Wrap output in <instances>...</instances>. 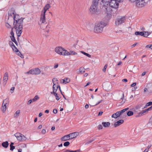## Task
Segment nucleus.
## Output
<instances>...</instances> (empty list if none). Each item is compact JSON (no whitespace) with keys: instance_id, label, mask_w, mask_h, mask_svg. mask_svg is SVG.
Returning a JSON list of instances; mask_svg holds the SVG:
<instances>
[{"instance_id":"1","label":"nucleus","mask_w":152,"mask_h":152,"mask_svg":"<svg viewBox=\"0 0 152 152\" xmlns=\"http://www.w3.org/2000/svg\"><path fill=\"white\" fill-rule=\"evenodd\" d=\"M9 16L13 17L14 21L13 25L16 30L17 36L19 37L22 32L23 19L19 18V15L15 13V12L13 8L10 9L8 12Z\"/></svg>"},{"instance_id":"2","label":"nucleus","mask_w":152,"mask_h":152,"mask_svg":"<svg viewBox=\"0 0 152 152\" xmlns=\"http://www.w3.org/2000/svg\"><path fill=\"white\" fill-rule=\"evenodd\" d=\"M102 4L92 1L91 5L89 9V12L92 14H98V7Z\"/></svg>"},{"instance_id":"3","label":"nucleus","mask_w":152,"mask_h":152,"mask_svg":"<svg viewBox=\"0 0 152 152\" xmlns=\"http://www.w3.org/2000/svg\"><path fill=\"white\" fill-rule=\"evenodd\" d=\"M106 25V23L103 22L96 23L94 28V32L97 33H101L103 31L104 27Z\"/></svg>"},{"instance_id":"4","label":"nucleus","mask_w":152,"mask_h":152,"mask_svg":"<svg viewBox=\"0 0 152 152\" xmlns=\"http://www.w3.org/2000/svg\"><path fill=\"white\" fill-rule=\"evenodd\" d=\"M50 5L49 4H46L42 11L40 21L42 23L45 22V14L47 10L49 9Z\"/></svg>"},{"instance_id":"5","label":"nucleus","mask_w":152,"mask_h":152,"mask_svg":"<svg viewBox=\"0 0 152 152\" xmlns=\"http://www.w3.org/2000/svg\"><path fill=\"white\" fill-rule=\"evenodd\" d=\"M55 51L58 54L60 55L65 56V51L66 50L61 47H58L55 48Z\"/></svg>"},{"instance_id":"6","label":"nucleus","mask_w":152,"mask_h":152,"mask_svg":"<svg viewBox=\"0 0 152 152\" xmlns=\"http://www.w3.org/2000/svg\"><path fill=\"white\" fill-rule=\"evenodd\" d=\"M41 73V71L38 68H35L31 69L29 71L26 72V74L39 75Z\"/></svg>"},{"instance_id":"7","label":"nucleus","mask_w":152,"mask_h":152,"mask_svg":"<svg viewBox=\"0 0 152 152\" xmlns=\"http://www.w3.org/2000/svg\"><path fill=\"white\" fill-rule=\"evenodd\" d=\"M17 140L20 141H25L27 138L23 135L20 133H16L14 134Z\"/></svg>"},{"instance_id":"8","label":"nucleus","mask_w":152,"mask_h":152,"mask_svg":"<svg viewBox=\"0 0 152 152\" xmlns=\"http://www.w3.org/2000/svg\"><path fill=\"white\" fill-rule=\"evenodd\" d=\"M119 3L116 0H111L109 2V5L110 7L117 9L118 7Z\"/></svg>"},{"instance_id":"9","label":"nucleus","mask_w":152,"mask_h":152,"mask_svg":"<svg viewBox=\"0 0 152 152\" xmlns=\"http://www.w3.org/2000/svg\"><path fill=\"white\" fill-rule=\"evenodd\" d=\"M125 17H118L115 20L116 25L118 26L121 24L125 21Z\"/></svg>"},{"instance_id":"10","label":"nucleus","mask_w":152,"mask_h":152,"mask_svg":"<svg viewBox=\"0 0 152 152\" xmlns=\"http://www.w3.org/2000/svg\"><path fill=\"white\" fill-rule=\"evenodd\" d=\"M145 0H138L136 3V5L138 7H142L144 6L146 3L145 2Z\"/></svg>"},{"instance_id":"11","label":"nucleus","mask_w":152,"mask_h":152,"mask_svg":"<svg viewBox=\"0 0 152 152\" xmlns=\"http://www.w3.org/2000/svg\"><path fill=\"white\" fill-rule=\"evenodd\" d=\"M8 74L7 72H6L4 74L3 79V84L4 85H5L6 84L8 80Z\"/></svg>"},{"instance_id":"12","label":"nucleus","mask_w":152,"mask_h":152,"mask_svg":"<svg viewBox=\"0 0 152 152\" xmlns=\"http://www.w3.org/2000/svg\"><path fill=\"white\" fill-rule=\"evenodd\" d=\"M79 133L78 132H75L69 134L70 139H72L73 138L76 137L78 135Z\"/></svg>"},{"instance_id":"13","label":"nucleus","mask_w":152,"mask_h":152,"mask_svg":"<svg viewBox=\"0 0 152 152\" xmlns=\"http://www.w3.org/2000/svg\"><path fill=\"white\" fill-rule=\"evenodd\" d=\"M106 13L107 15L109 18L111 16V13L112 10L109 7H107L106 8Z\"/></svg>"},{"instance_id":"14","label":"nucleus","mask_w":152,"mask_h":152,"mask_svg":"<svg viewBox=\"0 0 152 152\" xmlns=\"http://www.w3.org/2000/svg\"><path fill=\"white\" fill-rule=\"evenodd\" d=\"M65 56H69L72 55H76L77 53L73 51H70L69 52H68L67 50L65 51Z\"/></svg>"},{"instance_id":"15","label":"nucleus","mask_w":152,"mask_h":152,"mask_svg":"<svg viewBox=\"0 0 152 152\" xmlns=\"http://www.w3.org/2000/svg\"><path fill=\"white\" fill-rule=\"evenodd\" d=\"M124 122V121L123 120H120L118 121H117L116 122H115L114 123V126L115 127H116L117 126H120Z\"/></svg>"},{"instance_id":"16","label":"nucleus","mask_w":152,"mask_h":152,"mask_svg":"<svg viewBox=\"0 0 152 152\" xmlns=\"http://www.w3.org/2000/svg\"><path fill=\"white\" fill-rule=\"evenodd\" d=\"M70 81V80L69 78H65L64 79L61 80V83L63 84H66L69 83Z\"/></svg>"},{"instance_id":"17","label":"nucleus","mask_w":152,"mask_h":152,"mask_svg":"<svg viewBox=\"0 0 152 152\" xmlns=\"http://www.w3.org/2000/svg\"><path fill=\"white\" fill-rule=\"evenodd\" d=\"M61 140L66 141L70 140V135L69 134L67 135H66L61 137Z\"/></svg>"},{"instance_id":"18","label":"nucleus","mask_w":152,"mask_h":152,"mask_svg":"<svg viewBox=\"0 0 152 152\" xmlns=\"http://www.w3.org/2000/svg\"><path fill=\"white\" fill-rule=\"evenodd\" d=\"M55 84H54L53 86V91L51 93V94H53L54 95H55V94H56V92L58 88V85L56 86V89H55Z\"/></svg>"},{"instance_id":"19","label":"nucleus","mask_w":152,"mask_h":152,"mask_svg":"<svg viewBox=\"0 0 152 152\" xmlns=\"http://www.w3.org/2000/svg\"><path fill=\"white\" fill-rule=\"evenodd\" d=\"M120 114L119 113V112L118 111L115 113H114L112 115V117L115 118H116L120 116Z\"/></svg>"},{"instance_id":"20","label":"nucleus","mask_w":152,"mask_h":152,"mask_svg":"<svg viewBox=\"0 0 152 152\" xmlns=\"http://www.w3.org/2000/svg\"><path fill=\"white\" fill-rule=\"evenodd\" d=\"M9 143L7 141L4 142L2 143V146L5 148H7L9 146Z\"/></svg>"},{"instance_id":"21","label":"nucleus","mask_w":152,"mask_h":152,"mask_svg":"<svg viewBox=\"0 0 152 152\" xmlns=\"http://www.w3.org/2000/svg\"><path fill=\"white\" fill-rule=\"evenodd\" d=\"M102 124L105 127H109L110 125V123L108 122H103Z\"/></svg>"},{"instance_id":"22","label":"nucleus","mask_w":152,"mask_h":152,"mask_svg":"<svg viewBox=\"0 0 152 152\" xmlns=\"http://www.w3.org/2000/svg\"><path fill=\"white\" fill-rule=\"evenodd\" d=\"M79 73L82 74L85 72V69L83 67H81L79 69Z\"/></svg>"},{"instance_id":"23","label":"nucleus","mask_w":152,"mask_h":152,"mask_svg":"<svg viewBox=\"0 0 152 152\" xmlns=\"http://www.w3.org/2000/svg\"><path fill=\"white\" fill-rule=\"evenodd\" d=\"M144 35L143 36L145 37H147L151 34V32H149L148 31H143Z\"/></svg>"},{"instance_id":"24","label":"nucleus","mask_w":152,"mask_h":152,"mask_svg":"<svg viewBox=\"0 0 152 152\" xmlns=\"http://www.w3.org/2000/svg\"><path fill=\"white\" fill-rule=\"evenodd\" d=\"M7 104V103H5L4 106H2L1 109L3 113L5 112L6 109V104Z\"/></svg>"},{"instance_id":"25","label":"nucleus","mask_w":152,"mask_h":152,"mask_svg":"<svg viewBox=\"0 0 152 152\" xmlns=\"http://www.w3.org/2000/svg\"><path fill=\"white\" fill-rule=\"evenodd\" d=\"M135 34L136 35H139L141 36H143V35H144L143 32V31H136L135 32Z\"/></svg>"},{"instance_id":"26","label":"nucleus","mask_w":152,"mask_h":152,"mask_svg":"<svg viewBox=\"0 0 152 152\" xmlns=\"http://www.w3.org/2000/svg\"><path fill=\"white\" fill-rule=\"evenodd\" d=\"M10 37L11 38V40L14 42L16 45H17V41H16L14 37V36H10Z\"/></svg>"},{"instance_id":"27","label":"nucleus","mask_w":152,"mask_h":152,"mask_svg":"<svg viewBox=\"0 0 152 152\" xmlns=\"http://www.w3.org/2000/svg\"><path fill=\"white\" fill-rule=\"evenodd\" d=\"M20 113V110H17L14 115V117H17L19 116Z\"/></svg>"},{"instance_id":"28","label":"nucleus","mask_w":152,"mask_h":152,"mask_svg":"<svg viewBox=\"0 0 152 152\" xmlns=\"http://www.w3.org/2000/svg\"><path fill=\"white\" fill-rule=\"evenodd\" d=\"M129 109L128 107L126 108L123 110H122L120 111H119V113L120 114V115L122 114L123 113L127 111Z\"/></svg>"},{"instance_id":"29","label":"nucleus","mask_w":152,"mask_h":152,"mask_svg":"<svg viewBox=\"0 0 152 152\" xmlns=\"http://www.w3.org/2000/svg\"><path fill=\"white\" fill-rule=\"evenodd\" d=\"M16 54L18 55V56H20L21 58H24V56H23L21 54L20 52L19 51V50L18 51H17V52H16Z\"/></svg>"},{"instance_id":"30","label":"nucleus","mask_w":152,"mask_h":152,"mask_svg":"<svg viewBox=\"0 0 152 152\" xmlns=\"http://www.w3.org/2000/svg\"><path fill=\"white\" fill-rule=\"evenodd\" d=\"M81 52L85 55L86 56L88 57L91 58V56L88 53H85L83 51H81Z\"/></svg>"},{"instance_id":"31","label":"nucleus","mask_w":152,"mask_h":152,"mask_svg":"<svg viewBox=\"0 0 152 152\" xmlns=\"http://www.w3.org/2000/svg\"><path fill=\"white\" fill-rule=\"evenodd\" d=\"M133 114V112L132 111H129L127 113V114L128 116H131Z\"/></svg>"},{"instance_id":"32","label":"nucleus","mask_w":152,"mask_h":152,"mask_svg":"<svg viewBox=\"0 0 152 152\" xmlns=\"http://www.w3.org/2000/svg\"><path fill=\"white\" fill-rule=\"evenodd\" d=\"M12 48L13 50L16 52H17V51H18L19 50L15 45L13 46L12 47Z\"/></svg>"},{"instance_id":"33","label":"nucleus","mask_w":152,"mask_h":152,"mask_svg":"<svg viewBox=\"0 0 152 152\" xmlns=\"http://www.w3.org/2000/svg\"><path fill=\"white\" fill-rule=\"evenodd\" d=\"M70 143L68 141H67L65 142L64 144V146L66 147L68 146L69 145Z\"/></svg>"},{"instance_id":"34","label":"nucleus","mask_w":152,"mask_h":152,"mask_svg":"<svg viewBox=\"0 0 152 152\" xmlns=\"http://www.w3.org/2000/svg\"><path fill=\"white\" fill-rule=\"evenodd\" d=\"M145 112H146V111L145 110H143L142 112H140L138 116H141L144 113H145Z\"/></svg>"},{"instance_id":"35","label":"nucleus","mask_w":152,"mask_h":152,"mask_svg":"<svg viewBox=\"0 0 152 152\" xmlns=\"http://www.w3.org/2000/svg\"><path fill=\"white\" fill-rule=\"evenodd\" d=\"M5 25L7 28H11V26L7 23H5Z\"/></svg>"},{"instance_id":"36","label":"nucleus","mask_w":152,"mask_h":152,"mask_svg":"<svg viewBox=\"0 0 152 152\" xmlns=\"http://www.w3.org/2000/svg\"><path fill=\"white\" fill-rule=\"evenodd\" d=\"M107 64H106L104 66V67L103 68V69H102V71L103 72H105V71H106V69L107 67Z\"/></svg>"},{"instance_id":"37","label":"nucleus","mask_w":152,"mask_h":152,"mask_svg":"<svg viewBox=\"0 0 152 152\" xmlns=\"http://www.w3.org/2000/svg\"><path fill=\"white\" fill-rule=\"evenodd\" d=\"M14 28H14V27L13 28H12L11 29V31L10 32V34L11 35V36H14V33L13 32V29Z\"/></svg>"},{"instance_id":"38","label":"nucleus","mask_w":152,"mask_h":152,"mask_svg":"<svg viewBox=\"0 0 152 152\" xmlns=\"http://www.w3.org/2000/svg\"><path fill=\"white\" fill-rule=\"evenodd\" d=\"M116 32L118 34H119V35H121L122 33V30H118L116 31Z\"/></svg>"},{"instance_id":"39","label":"nucleus","mask_w":152,"mask_h":152,"mask_svg":"<svg viewBox=\"0 0 152 152\" xmlns=\"http://www.w3.org/2000/svg\"><path fill=\"white\" fill-rule=\"evenodd\" d=\"M53 83V84H55L54 83H56V82L58 81V80L56 78H54L52 80Z\"/></svg>"},{"instance_id":"40","label":"nucleus","mask_w":152,"mask_h":152,"mask_svg":"<svg viewBox=\"0 0 152 152\" xmlns=\"http://www.w3.org/2000/svg\"><path fill=\"white\" fill-rule=\"evenodd\" d=\"M54 96H56V99L57 100H58L60 99V98L58 95L56 93V94H55Z\"/></svg>"},{"instance_id":"41","label":"nucleus","mask_w":152,"mask_h":152,"mask_svg":"<svg viewBox=\"0 0 152 152\" xmlns=\"http://www.w3.org/2000/svg\"><path fill=\"white\" fill-rule=\"evenodd\" d=\"M94 140L93 139V140H90L89 141H88V142H86V143L85 144V145H87L90 143L91 142H92Z\"/></svg>"},{"instance_id":"42","label":"nucleus","mask_w":152,"mask_h":152,"mask_svg":"<svg viewBox=\"0 0 152 152\" xmlns=\"http://www.w3.org/2000/svg\"><path fill=\"white\" fill-rule=\"evenodd\" d=\"M141 106L140 105H138L137 106H136L134 108L135 109L137 110L138 109H140L141 107Z\"/></svg>"},{"instance_id":"43","label":"nucleus","mask_w":152,"mask_h":152,"mask_svg":"<svg viewBox=\"0 0 152 152\" xmlns=\"http://www.w3.org/2000/svg\"><path fill=\"white\" fill-rule=\"evenodd\" d=\"M9 44L10 46L12 48L13 46H14V44L13 43V42L11 41H10L9 42Z\"/></svg>"},{"instance_id":"44","label":"nucleus","mask_w":152,"mask_h":152,"mask_svg":"<svg viewBox=\"0 0 152 152\" xmlns=\"http://www.w3.org/2000/svg\"><path fill=\"white\" fill-rule=\"evenodd\" d=\"M146 48H149L152 50V44L147 45L146 46Z\"/></svg>"},{"instance_id":"45","label":"nucleus","mask_w":152,"mask_h":152,"mask_svg":"<svg viewBox=\"0 0 152 152\" xmlns=\"http://www.w3.org/2000/svg\"><path fill=\"white\" fill-rule=\"evenodd\" d=\"M10 146V150L11 151H12L15 148V146L13 145Z\"/></svg>"},{"instance_id":"46","label":"nucleus","mask_w":152,"mask_h":152,"mask_svg":"<svg viewBox=\"0 0 152 152\" xmlns=\"http://www.w3.org/2000/svg\"><path fill=\"white\" fill-rule=\"evenodd\" d=\"M49 32V30H48L45 31V35L46 37H47L48 36V35H47V33H48Z\"/></svg>"},{"instance_id":"47","label":"nucleus","mask_w":152,"mask_h":152,"mask_svg":"<svg viewBox=\"0 0 152 152\" xmlns=\"http://www.w3.org/2000/svg\"><path fill=\"white\" fill-rule=\"evenodd\" d=\"M147 106H151V105H152V102H149L148 103H147Z\"/></svg>"},{"instance_id":"48","label":"nucleus","mask_w":152,"mask_h":152,"mask_svg":"<svg viewBox=\"0 0 152 152\" xmlns=\"http://www.w3.org/2000/svg\"><path fill=\"white\" fill-rule=\"evenodd\" d=\"M98 128L99 130L101 129H102L103 127L101 125H99L98 126Z\"/></svg>"},{"instance_id":"49","label":"nucleus","mask_w":152,"mask_h":152,"mask_svg":"<svg viewBox=\"0 0 152 152\" xmlns=\"http://www.w3.org/2000/svg\"><path fill=\"white\" fill-rule=\"evenodd\" d=\"M152 110V106L145 110L146 112V111H148L151 110Z\"/></svg>"},{"instance_id":"50","label":"nucleus","mask_w":152,"mask_h":152,"mask_svg":"<svg viewBox=\"0 0 152 152\" xmlns=\"http://www.w3.org/2000/svg\"><path fill=\"white\" fill-rule=\"evenodd\" d=\"M15 89V88L14 87H12L10 89V91L12 93L13 92V91Z\"/></svg>"},{"instance_id":"51","label":"nucleus","mask_w":152,"mask_h":152,"mask_svg":"<svg viewBox=\"0 0 152 152\" xmlns=\"http://www.w3.org/2000/svg\"><path fill=\"white\" fill-rule=\"evenodd\" d=\"M34 98L35 99V101H36L39 99V97L38 96L36 95L35 96Z\"/></svg>"},{"instance_id":"52","label":"nucleus","mask_w":152,"mask_h":152,"mask_svg":"<svg viewBox=\"0 0 152 152\" xmlns=\"http://www.w3.org/2000/svg\"><path fill=\"white\" fill-rule=\"evenodd\" d=\"M53 112L54 113L56 114L57 113V110L56 109H54Z\"/></svg>"},{"instance_id":"53","label":"nucleus","mask_w":152,"mask_h":152,"mask_svg":"<svg viewBox=\"0 0 152 152\" xmlns=\"http://www.w3.org/2000/svg\"><path fill=\"white\" fill-rule=\"evenodd\" d=\"M136 83H133L131 85V87H133L135 86L136 85Z\"/></svg>"},{"instance_id":"54","label":"nucleus","mask_w":152,"mask_h":152,"mask_svg":"<svg viewBox=\"0 0 152 152\" xmlns=\"http://www.w3.org/2000/svg\"><path fill=\"white\" fill-rule=\"evenodd\" d=\"M42 134H45L46 133V130L44 129H43L42 130Z\"/></svg>"},{"instance_id":"55","label":"nucleus","mask_w":152,"mask_h":152,"mask_svg":"<svg viewBox=\"0 0 152 152\" xmlns=\"http://www.w3.org/2000/svg\"><path fill=\"white\" fill-rule=\"evenodd\" d=\"M32 102V100L31 99H30L29 100L28 102V104H31V103Z\"/></svg>"},{"instance_id":"56","label":"nucleus","mask_w":152,"mask_h":152,"mask_svg":"<svg viewBox=\"0 0 152 152\" xmlns=\"http://www.w3.org/2000/svg\"><path fill=\"white\" fill-rule=\"evenodd\" d=\"M137 43H135V44H133V45H131V48H134V47L135 46H136V45H137Z\"/></svg>"},{"instance_id":"57","label":"nucleus","mask_w":152,"mask_h":152,"mask_svg":"<svg viewBox=\"0 0 152 152\" xmlns=\"http://www.w3.org/2000/svg\"><path fill=\"white\" fill-rule=\"evenodd\" d=\"M103 113V112H99V113H98V116H101V115Z\"/></svg>"},{"instance_id":"58","label":"nucleus","mask_w":152,"mask_h":152,"mask_svg":"<svg viewBox=\"0 0 152 152\" xmlns=\"http://www.w3.org/2000/svg\"><path fill=\"white\" fill-rule=\"evenodd\" d=\"M146 72H143L142 74V76H144L146 74Z\"/></svg>"},{"instance_id":"59","label":"nucleus","mask_w":152,"mask_h":152,"mask_svg":"<svg viewBox=\"0 0 152 152\" xmlns=\"http://www.w3.org/2000/svg\"><path fill=\"white\" fill-rule=\"evenodd\" d=\"M58 66V64H55L54 66V68L56 69L57 68Z\"/></svg>"},{"instance_id":"60","label":"nucleus","mask_w":152,"mask_h":152,"mask_svg":"<svg viewBox=\"0 0 152 152\" xmlns=\"http://www.w3.org/2000/svg\"><path fill=\"white\" fill-rule=\"evenodd\" d=\"M122 81L124 82H126L127 81V80L126 79H123L122 80Z\"/></svg>"},{"instance_id":"61","label":"nucleus","mask_w":152,"mask_h":152,"mask_svg":"<svg viewBox=\"0 0 152 152\" xmlns=\"http://www.w3.org/2000/svg\"><path fill=\"white\" fill-rule=\"evenodd\" d=\"M151 145H149L148 146V147H147L146 148L147 149H148V150L151 147Z\"/></svg>"},{"instance_id":"62","label":"nucleus","mask_w":152,"mask_h":152,"mask_svg":"<svg viewBox=\"0 0 152 152\" xmlns=\"http://www.w3.org/2000/svg\"><path fill=\"white\" fill-rule=\"evenodd\" d=\"M89 107L88 105V104H86L85 106V108L86 109H87Z\"/></svg>"},{"instance_id":"63","label":"nucleus","mask_w":152,"mask_h":152,"mask_svg":"<svg viewBox=\"0 0 152 152\" xmlns=\"http://www.w3.org/2000/svg\"><path fill=\"white\" fill-rule=\"evenodd\" d=\"M42 125H40L38 126V128L39 129H40L42 128Z\"/></svg>"},{"instance_id":"64","label":"nucleus","mask_w":152,"mask_h":152,"mask_svg":"<svg viewBox=\"0 0 152 152\" xmlns=\"http://www.w3.org/2000/svg\"><path fill=\"white\" fill-rule=\"evenodd\" d=\"M72 151H71L69 150H67L66 151L64 152H72Z\"/></svg>"}]
</instances>
